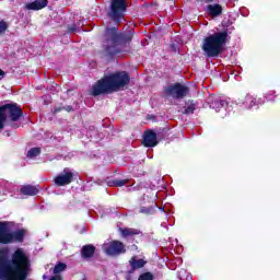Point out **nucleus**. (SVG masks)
Returning <instances> with one entry per match:
<instances>
[{
    "label": "nucleus",
    "mask_w": 280,
    "mask_h": 280,
    "mask_svg": "<svg viewBox=\"0 0 280 280\" xmlns=\"http://www.w3.org/2000/svg\"><path fill=\"white\" fill-rule=\"evenodd\" d=\"M32 259L25 249L18 247L10 258V248H0V280H27Z\"/></svg>",
    "instance_id": "nucleus-1"
},
{
    "label": "nucleus",
    "mask_w": 280,
    "mask_h": 280,
    "mask_svg": "<svg viewBox=\"0 0 280 280\" xmlns=\"http://www.w3.org/2000/svg\"><path fill=\"white\" fill-rule=\"evenodd\" d=\"M128 84H130V74L127 71L114 72L103 77L92 86V95L97 97L118 93V91H124Z\"/></svg>",
    "instance_id": "nucleus-2"
},
{
    "label": "nucleus",
    "mask_w": 280,
    "mask_h": 280,
    "mask_svg": "<svg viewBox=\"0 0 280 280\" xmlns=\"http://www.w3.org/2000/svg\"><path fill=\"white\" fill-rule=\"evenodd\" d=\"M105 40L103 42L102 54L105 58H115L118 54H121L119 45H130L132 38H135V31L120 32L116 26L107 27L105 31Z\"/></svg>",
    "instance_id": "nucleus-3"
},
{
    "label": "nucleus",
    "mask_w": 280,
    "mask_h": 280,
    "mask_svg": "<svg viewBox=\"0 0 280 280\" xmlns=\"http://www.w3.org/2000/svg\"><path fill=\"white\" fill-rule=\"evenodd\" d=\"M226 43H229L228 28L222 32H217L212 35L207 36L203 39L201 48L208 58H218V56L222 54L224 45H226Z\"/></svg>",
    "instance_id": "nucleus-4"
},
{
    "label": "nucleus",
    "mask_w": 280,
    "mask_h": 280,
    "mask_svg": "<svg viewBox=\"0 0 280 280\" xmlns=\"http://www.w3.org/2000/svg\"><path fill=\"white\" fill-rule=\"evenodd\" d=\"M23 119V109L16 103H8L0 106V130H3L7 126L11 128H21V121Z\"/></svg>",
    "instance_id": "nucleus-5"
},
{
    "label": "nucleus",
    "mask_w": 280,
    "mask_h": 280,
    "mask_svg": "<svg viewBox=\"0 0 280 280\" xmlns=\"http://www.w3.org/2000/svg\"><path fill=\"white\" fill-rule=\"evenodd\" d=\"M12 222L0 221V244L2 246H8L10 244H23L27 235V230L19 229L15 231H10Z\"/></svg>",
    "instance_id": "nucleus-6"
},
{
    "label": "nucleus",
    "mask_w": 280,
    "mask_h": 280,
    "mask_svg": "<svg viewBox=\"0 0 280 280\" xmlns=\"http://www.w3.org/2000/svg\"><path fill=\"white\" fill-rule=\"evenodd\" d=\"M128 12V0H110L107 18L115 25H121Z\"/></svg>",
    "instance_id": "nucleus-7"
},
{
    "label": "nucleus",
    "mask_w": 280,
    "mask_h": 280,
    "mask_svg": "<svg viewBox=\"0 0 280 280\" xmlns=\"http://www.w3.org/2000/svg\"><path fill=\"white\" fill-rule=\"evenodd\" d=\"M164 97H173V100H185L189 95V86L183 83H174L164 88Z\"/></svg>",
    "instance_id": "nucleus-8"
},
{
    "label": "nucleus",
    "mask_w": 280,
    "mask_h": 280,
    "mask_svg": "<svg viewBox=\"0 0 280 280\" xmlns=\"http://www.w3.org/2000/svg\"><path fill=\"white\" fill-rule=\"evenodd\" d=\"M104 253L108 257H119V255H125L126 245L121 241L114 240L104 245Z\"/></svg>",
    "instance_id": "nucleus-9"
},
{
    "label": "nucleus",
    "mask_w": 280,
    "mask_h": 280,
    "mask_svg": "<svg viewBox=\"0 0 280 280\" xmlns=\"http://www.w3.org/2000/svg\"><path fill=\"white\" fill-rule=\"evenodd\" d=\"M73 180H75V173L69 167H65L63 171L54 178L56 187H67V185H71Z\"/></svg>",
    "instance_id": "nucleus-10"
},
{
    "label": "nucleus",
    "mask_w": 280,
    "mask_h": 280,
    "mask_svg": "<svg viewBox=\"0 0 280 280\" xmlns=\"http://www.w3.org/2000/svg\"><path fill=\"white\" fill-rule=\"evenodd\" d=\"M142 143L144 148H156V145H159L156 132L150 129L144 131Z\"/></svg>",
    "instance_id": "nucleus-11"
},
{
    "label": "nucleus",
    "mask_w": 280,
    "mask_h": 280,
    "mask_svg": "<svg viewBox=\"0 0 280 280\" xmlns=\"http://www.w3.org/2000/svg\"><path fill=\"white\" fill-rule=\"evenodd\" d=\"M148 264V260H144L143 258L137 259V256H132L129 260V266L131 267L128 271L129 275H132L135 271L145 268V265Z\"/></svg>",
    "instance_id": "nucleus-12"
},
{
    "label": "nucleus",
    "mask_w": 280,
    "mask_h": 280,
    "mask_svg": "<svg viewBox=\"0 0 280 280\" xmlns=\"http://www.w3.org/2000/svg\"><path fill=\"white\" fill-rule=\"evenodd\" d=\"M39 191L38 186L31 184L23 185L20 188V194H22V196H37Z\"/></svg>",
    "instance_id": "nucleus-13"
},
{
    "label": "nucleus",
    "mask_w": 280,
    "mask_h": 280,
    "mask_svg": "<svg viewBox=\"0 0 280 280\" xmlns=\"http://www.w3.org/2000/svg\"><path fill=\"white\" fill-rule=\"evenodd\" d=\"M95 250L96 248L93 244L83 245L81 249L82 259H92V257H95Z\"/></svg>",
    "instance_id": "nucleus-14"
},
{
    "label": "nucleus",
    "mask_w": 280,
    "mask_h": 280,
    "mask_svg": "<svg viewBox=\"0 0 280 280\" xmlns=\"http://www.w3.org/2000/svg\"><path fill=\"white\" fill-rule=\"evenodd\" d=\"M49 0H35L34 2H30L25 5L26 10H43V8H47Z\"/></svg>",
    "instance_id": "nucleus-15"
},
{
    "label": "nucleus",
    "mask_w": 280,
    "mask_h": 280,
    "mask_svg": "<svg viewBox=\"0 0 280 280\" xmlns=\"http://www.w3.org/2000/svg\"><path fill=\"white\" fill-rule=\"evenodd\" d=\"M119 233L121 237L128 240V237H133V235H141V231L132 228H119Z\"/></svg>",
    "instance_id": "nucleus-16"
},
{
    "label": "nucleus",
    "mask_w": 280,
    "mask_h": 280,
    "mask_svg": "<svg viewBox=\"0 0 280 280\" xmlns=\"http://www.w3.org/2000/svg\"><path fill=\"white\" fill-rule=\"evenodd\" d=\"M223 8H222V4H208L207 5V12L210 14V16H220L223 12Z\"/></svg>",
    "instance_id": "nucleus-17"
},
{
    "label": "nucleus",
    "mask_w": 280,
    "mask_h": 280,
    "mask_svg": "<svg viewBox=\"0 0 280 280\" xmlns=\"http://www.w3.org/2000/svg\"><path fill=\"white\" fill-rule=\"evenodd\" d=\"M225 106H229V103L222 98H214L210 104V107L214 108L215 110H220V108H224Z\"/></svg>",
    "instance_id": "nucleus-18"
},
{
    "label": "nucleus",
    "mask_w": 280,
    "mask_h": 280,
    "mask_svg": "<svg viewBox=\"0 0 280 280\" xmlns=\"http://www.w3.org/2000/svg\"><path fill=\"white\" fill-rule=\"evenodd\" d=\"M242 102H243V104H246V106L248 108H253V106H255V104H257V100L255 97H253V95H250V94L243 96Z\"/></svg>",
    "instance_id": "nucleus-19"
},
{
    "label": "nucleus",
    "mask_w": 280,
    "mask_h": 280,
    "mask_svg": "<svg viewBox=\"0 0 280 280\" xmlns=\"http://www.w3.org/2000/svg\"><path fill=\"white\" fill-rule=\"evenodd\" d=\"M198 106V104L194 101H190V104L185 107L183 115H194L196 107Z\"/></svg>",
    "instance_id": "nucleus-20"
},
{
    "label": "nucleus",
    "mask_w": 280,
    "mask_h": 280,
    "mask_svg": "<svg viewBox=\"0 0 280 280\" xmlns=\"http://www.w3.org/2000/svg\"><path fill=\"white\" fill-rule=\"evenodd\" d=\"M128 183V179H113L108 182L109 187H124Z\"/></svg>",
    "instance_id": "nucleus-21"
},
{
    "label": "nucleus",
    "mask_w": 280,
    "mask_h": 280,
    "mask_svg": "<svg viewBox=\"0 0 280 280\" xmlns=\"http://www.w3.org/2000/svg\"><path fill=\"white\" fill-rule=\"evenodd\" d=\"M65 270H67V264L58 262L54 268V275L59 276L60 272H65Z\"/></svg>",
    "instance_id": "nucleus-22"
},
{
    "label": "nucleus",
    "mask_w": 280,
    "mask_h": 280,
    "mask_svg": "<svg viewBox=\"0 0 280 280\" xmlns=\"http://www.w3.org/2000/svg\"><path fill=\"white\" fill-rule=\"evenodd\" d=\"M39 154H40V148H32V149L27 152L26 156H27L28 159H34V158H36V156H39Z\"/></svg>",
    "instance_id": "nucleus-23"
},
{
    "label": "nucleus",
    "mask_w": 280,
    "mask_h": 280,
    "mask_svg": "<svg viewBox=\"0 0 280 280\" xmlns=\"http://www.w3.org/2000/svg\"><path fill=\"white\" fill-rule=\"evenodd\" d=\"M138 280H154V273L150 271L143 272L138 277Z\"/></svg>",
    "instance_id": "nucleus-24"
},
{
    "label": "nucleus",
    "mask_w": 280,
    "mask_h": 280,
    "mask_svg": "<svg viewBox=\"0 0 280 280\" xmlns=\"http://www.w3.org/2000/svg\"><path fill=\"white\" fill-rule=\"evenodd\" d=\"M8 27H10L8 25V22H5L4 20H0V36H3V34L8 32Z\"/></svg>",
    "instance_id": "nucleus-25"
},
{
    "label": "nucleus",
    "mask_w": 280,
    "mask_h": 280,
    "mask_svg": "<svg viewBox=\"0 0 280 280\" xmlns=\"http://www.w3.org/2000/svg\"><path fill=\"white\" fill-rule=\"evenodd\" d=\"M154 211V208L152 207H142L140 208V213H145L147 215H150Z\"/></svg>",
    "instance_id": "nucleus-26"
},
{
    "label": "nucleus",
    "mask_w": 280,
    "mask_h": 280,
    "mask_svg": "<svg viewBox=\"0 0 280 280\" xmlns=\"http://www.w3.org/2000/svg\"><path fill=\"white\" fill-rule=\"evenodd\" d=\"M68 32L70 34H73V32H78V26L75 24L68 27Z\"/></svg>",
    "instance_id": "nucleus-27"
},
{
    "label": "nucleus",
    "mask_w": 280,
    "mask_h": 280,
    "mask_svg": "<svg viewBox=\"0 0 280 280\" xmlns=\"http://www.w3.org/2000/svg\"><path fill=\"white\" fill-rule=\"evenodd\" d=\"M61 110H65L63 106L55 107L52 113H54V115H58V113H61Z\"/></svg>",
    "instance_id": "nucleus-28"
},
{
    "label": "nucleus",
    "mask_w": 280,
    "mask_h": 280,
    "mask_svg": "<svg viewBox=\"0 0 280 280\" xmlns=\"http://www.w3.org/2000/svg\"><path fill=\"white\" fill-rule=\"evenodd\" d=\"M63 110H66L67 113H71V112H73V106H71V105L63 106Z\"/></svg>",
    "instance_id": "nucleus-29"
},
{
    "label": "nucleus",
    "mask_w": 280,
    "mask_h": 280,
    "mask_svg": "<svg viewBox=\"0 0 280 280\" xmlns=\"http://www.w3.org/2000/svg\"><path fill=\"white\" fill-rule=\"evenodd\" d=\"M3 78H5V71L0 69V80H3Z\"/></svg>",
    "instance_id": "nucleus-30"
},
{
    "label": "nucleus",
    "mask_w": 280,
    "mask_h": 280,
    "mask_svg": "<svg viewBox=\"0 0 280 280\" xmlns=\"http://www.w3.org/2000/svg\"><path fill=\"white\" fill-rule=\"evenodd\" d=\"M50 280H62L61 276H52Z\"/></svg>",
    "instance_id": "nucleus-31"
},
{
    "label": "nucleus",
    "mask_w": 280,
    "mask_h": 280,
    "mask_svg": "<svg viewBox=\"0 0 280 280\" xmlns=\"http://www.w3.org/2000/svg\"><path fill=\"white\" fill-rule=\"evenodd\" d=\"M201 1H205V3H213V1L215 0H201Z\"/></svg>",
    "instance_id": "nucleus-32"
},
{
    "label": "nucleus",
    "mask_w": 280,
    "mask_h": 280,
    "mask_svg": "<svg viewBox=\"0 0 280 280\" xmlns=\"http://www.w3.org/2000/svg\"><path fill=\"white\" fill-rule=\"evenodd\" d=\"M5 137H10V131H4Z\"/></svg>",
    "instance_id": "nucleus-33"
},
{
    "label": "nucleus",
    "mask_w": 280,
    "mask_h": 280,
    "mask_svg": "<svg viewBox=\"0 0 280 280\" xmlns=\"http://www.w3.org/2000/svg\"><path fill=\"white\" fill-rule=\"evenodd\" d=\"M126 280H132V276H127Z\"/></svg>",
    "instance_id": "nucleus-34"
}]
</instances>
